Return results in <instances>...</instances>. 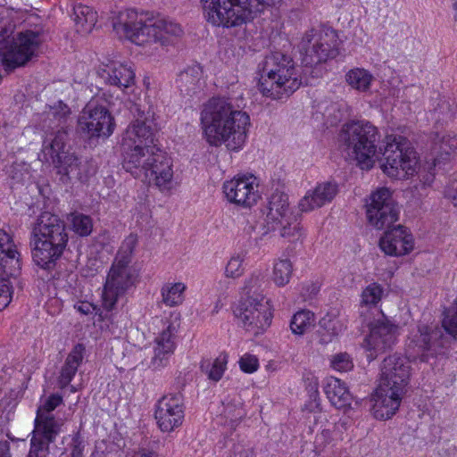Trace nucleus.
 I'll use <instances>...</instances> for the list:
<instances>
[{
  "mask_svg": "<svg viewBox=\"0 0 457 457\" xmlns=\"http://www.w3.org/2000/svg\"><path fill=\"white\" fill-rule=\"evenodd\" d=\"M293 274V265L288 259H279L273 266L272 280L278 287L286 286Z\"/></svg>",
  "mask_w": 457,
  "mask_h": 457,
  "instance_id": "nucleus-43",
  "label": "nucleus"
},
{
  "mask_svg": "<svg viewBox=\"0 0 457 457\" xmlns=\"http://www.w3.org/2000/svg\"><path fill=\"white\" fill-rule=\"evenodd\" d=\"M138 166V169L125 170L136 178L153 181L162 192H170L176 187L172 161L162 150L159 149L142 158Z\"/></svg>",
  "mask_w": 457,
  "mask_h": 457,
  "instance_id": "nucleus-14",
  "label": "nucleus"
},
{
  "mask_svg": "<svg viewBox=\"0 0 457 457\" xmlns=\"http://www.w3.org/2000/svg\"><path fill=\"white\" fill-rule=\"evenodd\" d=\"M325 394L329 402L337 409H342L351 404L352 395L345 384L336 377L326 378L324 386Z\"/></svg>",
  "mask_w": 457,
  "mask_h": 457,
  "instance_id": "nucleus-30",
  "label": "nucleus"
},
{
  "mask_svg": "<svg viewBox=\"0 0 457 457\" xmlns=\"http://www.w3.org/2000/svg\"><path fill=\"white\" fill-rule=\"evenodd\" d=\"M378 128L368 120H353L344 124L338 133L341 150L357 162L362 170H370L375 163Z\"/></svg>",
  "mask_w": 457,
  "mask_h": 457,
  "instance_id": "nucleus-7",
  "label": "nucleus"
},
{
  "mask_svg": "<svg viewBox=\"0 0 457 457\" xmlns=\"http://www.w3.org/2000/svg\"><path fill=\"white\" fill-rule=\"evenodd\" d=\"M244 258L241 255H235L230 258L225 268V275L228 278H237L243 274Z\"/></svg>",
  "mask_w": 457,
  "mask_h": 457,
  "instance_id": "nucleus-48",
  "label": "nucleus"
},
{
  "mask_svg": "<svg viewBox=\"0 0 457 457\" xmlns=\"http://www.w3.org/2000/svg\"><path fill=\"white\" fill-rule=\"evenodd\" d=\"M442 325L449 335L457 337V298L453 305L445 310Z\"/></svg>",
  "mask_w": 457,
  "mask_h": 457,
  "instance_id": "nucleus-45",
  "label": "nucleus"
},
{
  "mask_svg": "<svg viewBox=\"0 0 457 457\" xmlns=\"http://www.w3.org/2000/svg\"><path fill=\"white\" fill-rule=\"evenodd\" d=\"M223 193L229 203L242 207H251L261 197L259 182L253 175L236 176L223 183Z\"/></svg>",
  "mask_w": 457,
  "mask_h": 457,
  "instance_id": "nucleus-21",
  "label": "nucleus"
},
{
  "mask_svg": "<svg viewBox=\"0 0 457 457\" xmlns=\"http://www.w3.org/2000/svg\"><path fill=\"white\" fill-rule=\"evenodd\" d=\"M234 314L240 325L254 336L266 330L272 319L268 303L260 295L242 298L235 308Z\"/></svg>",
  "mask_w": 457,
  "mask_h": 457,
  "instance_id": "nucleus-17",
  "label": "nucleus"
},
{
  "mask_svg": "<svg viewBox=\"0 0 457 457\" xmlns=\"http://www.w3.org/2000/svg\"><path fill=\"white\" fill-rule=\"evenodd\" d=\"M326 125L333 127L349 115L350 107L345 102H335L320 106Z\"/></svg>",
  "mask_w": 457,
  "mask_h": 457,
  "instance_id": "nucleus-37",
  "label": "nucleus"
},
{
  "mask_svg": "<svg viewBox=\"0 0 457 457\" xmlns=\"http://www.w3.org/2000/svg\"><path fill=\"white\" fill-rule=\"evenodd\" d=\"M381 169L388 177L407 179L417 171L418 157L410 142L403 136L388 134L384 139Z\"/></svg>",
  "mask_w": 457,
  "mask_h": 457,
  "instance_id": "nucleus-11",
  "label": "nucleus"
},
{
  "mask_svg": "<svg viewBox=\"0 0 457 457\" xmlns=\"http://www.w3.org/2000/svg\"><path fill=\"white\" fill-rule=\"evenodd\" d=\"M71 457H83L82 450L79 446H75L71 451Z\"/></svg>",
  "mask_w": 457,
  "mask_h": 457,
  "instance_id": "nucleus-59",
  "label": "nucleus"
},
{
  "mask_svg": "<svg viewBox=\"0 0 457 457\" xmlns=\"http://www.w3.org/2000/svg\"><path fill=\"white\" fill-rule=\"evenodd\" d=\"M96 75L106 85L127 88L135 82V72L126 62L112 59H104L96 68Z\"/></svg>",
  "mask_w": 457,
  "mask_h": 457,
  "instance_id": "nucleus-24",
  "label": "nucleus"
},
{
  "mask_svg": "<svg viewBox=\"0 0 457 457\" xmlns=\"http://www.w3.org/2000/svg\"><path fill=\"white\" fill-rule=\"evenodd\" d=\"M62 403V396L59 394H52L41 399L28 457H45L48 453L49 445L56 439L63 425L62 420L53 414V411Z\"/></svg>",
  "mask_w": 457,
  "mask_h": 457,
  "instance_id": "nucleus-9",
  "label": "nucleus"
},
{
  "mask_svg": "<svg viewBox=\"0 0 457 457\" xmlns=\"http://www.w3.org/2000/svg\"><path fill=\"white\" fill-rule=\"evenodd\" d=\"M234 457H255V454L251 447L237 446Z\"/></svg>",
  "mask_w": 457,
  "mask_h": 457,
  "instance_id": "nucleus-56",
  "label": "nucleus"
},
{
  "mask_svg": "<svg viewBox=\"0 0 457 457\" xmlns=\"http://www.w3.org/2000/svg\"><path fill=\"white\" fill-rule=\"evenodd\" d=\"M338 192L337 185L333 182H322L312 190H309L299 202L302 212H311L330 203Z\"/></svg>",
  "mask_w": 457,
  "mask_h": 457,
  "instance_id": "nucleus-29",
  "label": "nucleus"
},
{
  "mask_svg": "<svg viewBox=\"0 0 457 457\" xmlns=\"http://www.w3.org/2000/svg\"><path fill=\"white\" fill-rule=\"evenodd\" d=\"M134 457H157V453L152 450L141 448L134 454Z\"/></svg>",
  "mask_w": 457,
  "mask_h": 457,
  "instance_id": "nucleus-57",
  "label": "nucleus"
},
{
  "mask_svg": "<svg viewBox=\"0 0 457 457\" xmlns=\"http://www.w3.org/2000/svg\"><path fill=\"white\" fill-rule=\"evenodd\" d=\"M206 21L214 26L240 27L262 12L265 0H202Z\"/></svg>",
  "mask_w": 457,
  "mask_h": 457,
  "instance_id": "nucleus-8",
  "label": "nucleus"
},
{
  "mask_svg": "<svg viewBox=\"0 0 457 457\" xmlns=\"http://www.w3.org/2000/svg\"><path fill=\"white\" fill-rule=\"evenodd\" d=\"M70 113L71 110L68 105L62 102H59L56 105L50 108L48 117L54 119L58 122V125H61L65 122Z\"/></svg>",
  "mask_w": 457,
  "mask_h": 457,
  "instance_id": "nucleus-49",
  "label": "nucleus"
},
{
  "mask_svg": "<svg viewBox=\"0 0 457 457\" xmlns=\"http://www.w3.org/2000/svg\"><path fill=\"white\" fill-rule=\"evenodd\" d=\"M239 367L242 371L245 373H253L259 368V361L255 355L245 353L244 354L239 361Z\"/></svg>",
  "mask_w": 457,
  "mask_h": 457,
  "instance_id": "nucleus-52",
  "label": "nucleus"
},
{
  "mask_svg": "<svg viewBox=\"0 0 457 457\" xmlns=\"http://www.w3.org/2000/svg\"><path fill=\"white\" fill-rule=\"evenodd\" d=\"M73 20L76 30L80 34H87L95 27L97 14L91 7L79 4L73 7Z\"/></svg>",
  "mask_w": 457,
  "mask_h": 457,
  "instance_id": "nucleus-36",
  "label": "nucleus"
},
{
  "mask_svg": "<svg viewBox=\"0 0 457 457\" xmlns=\"http://www.w3.org/2000/svg\"><path fill=\"white\" fill-rule=\"evenodd\" d=\"M404 392H396L392 387L378 384L371 396L373 416L378 420L391 419L398 411Z\"/></svg>",
  "mask_w": 457,
  "mask_h": 457,
  "instance_id": "nucleus-25",
  "label": "nucleus"
},
{
  "mask_svg": "<svg viewBox=\"0 0 457 457\" xmlns=\"http://www.w3.org/2000/svg\"><path fill=\"white\" fill-rule=\"evenodd\" d=\"M84 351L85 347L82 345H77L68 354L58 378L61 388L66 387L76 375L78 368L82 362Z\"/></svg>",
  "mask_w": 457,
  "mask_h": 457,
  "instance_id": "nucleus-33",
  "label": "nucleus"
},
{
  "mask_svg": "<svg viewBox=\"0 0 457 457\" xmlns=\"http://www.w3.org/2000/svg\"><path fill=\"white\" fill-rule=\"evenodd\" d=\"M0 267L9 277L18 276L21 269V254L12 236L4 229H0Z\"/></svg>",
  "mask_w": 457,
  "mask_h": 457,
  "instance_id": "nucleus-28",
  "label": "nucleus"
},
{
  "mask_svg": "<svg viewBox=\"0 0 457 457\" xmlns=\"http://www.w3.org/2000/svg\"><path fill=\"white\" fill-rule=\"evenodd\" d=\"M202 68L193 64L183 70L176 79L179 91L184 96H193L201 88Z\"/></svg>",
  "mask_w": 457,
  "mask_h": 457,
  "instance_id": "nucleus-31",
  "label": "nucleus"
},
{
  "mask_svg": "<svg viewBox=\"0 0 457 457\" xmlns=\"http://www.w3.org/2000/svg\"><path fill=\"white\" fill-rule=\"evenodd\" d=\"M224 415L228 419L231 424L237 423L245 415L242 406L228 404L224 410Z\"/></svg>",
  "mask_w": 457,
  "mask_h": 457,
  "instance_id": "nucleus-53",
  "label": "nucleus"
},
{
  "mask_svg": "<svg viewBox=\"0 0 457 457\" xmlns=\"http://www.w3.org/2000/svg\"><path fill=\"white\" fill-rule=\"evenodd\" d=\"M314 313L308 310H302L293 316L290 322V328L295 335H303L314 326Z\"/></svg>",
  "mask_w": 457,
  "mask_h": 457,
  "instance_id": "nucleus-42",
  "label": "nucleus"
},
{
  "mask_svg": "<svg viewBox=\"0 0 457 457\" xmlns=\"http://www.w3.org/2000/svg\"><path fill=\"white\" fill-rule=\"evenodd\" d=\"M319 291V287L315 285H312V295H316Z\"/></svg>",
  "mask_w": 457,
  "mask_h": 457,
  "instance_id": "nucleus-60",
  "label": "nucleus"
},
{
  "mask_svg": "<svg viewBox=\"0 0 457 457\" xmlns=\"http://www.w3.org/2000/svg\"><path fill=\"white\" fill-rule=\"evenodd\" d=\"M447 342V337L436 324L420 323L411 332L406 350L411 357L428 361L445 353Z\"/></svg>",
  "mask_w": 457,
  "mask_h": 457,
  "instance_id": "nucleus-13",
  "label": "nucleus"
},
{
  "mask_svg": "<svg viewBox=\"0 0 457 457\" xmlns=\"http://www.w3.org/2000/svg\"><path fill=\"white\" fill-rule=\"evenodd\" d=\"M71 391L75 392V388L73 386H71Z\"/></svg>",
  "mask_w": 457,
  "mask_h": 457,
  "instance_id": "nucleus-61",
  "label": "nucleus"
},
{
  "mask_svg": "<svg viewBox=\"0 0 457 457\" xmlns=\"http://www.w3.org/2000/svg\"><path fill=\"white\" fill-rule=\"evenodd\" d=\"M457 149V137L451 135H437L434 140L432 154L434 155V165L449 159L451 154Z\"/></svg>",
  "mask_w": 457,
  "mask_h": 457,
  "instance_id": "nucleus-35",
  "label": "nucleus"
},
{
  "mask_svg": "<svg viewBox=\"0 0 457 457\" xmlns=\"http://www.w3.org/2000/svg\"><path fill=\"white\" fill-rule=\"evenodd\" d=\"M243 97L218 96L209 99L200 112V126L208 145H222L229 151L238 152L247 140L251 120L243 109Z\"/></svg>",
  "mask_w": 457,
  "mask_h": 457,
  "instance_id": "nucleus-1",
  "label": "nucleus"
},
{
  "mask_svg": "<svg viewBox=\"0 0 457 457\" xmlns=\"http://www.w3.org/2000/svg\"><path fill=\"white\" fill-rule=\"evenodd\" d=\"M68 240L65 222L56 214L41 213L30 232L29 245L35 264L44 270H54Z\"/></svg>",
  "mask_w": 457,
  "mask_h": 457,
  "instance_id": "nucleus-3",
  "label": "nucleus"
},
{
  "mask_svg": "<svg viewBox=\"0 0 457 457\" xmlns=\"http://www.w3.org/2000/svg\"><path fill=\"white\" fill-rule=\"evenodd\" d=\"M413 237L401 225L387 229L380 237V249L387 255L402 256L413 249Z\"/></svg>",
  "mask_w": 457,
  "mask_h": 457,
  "instance_id": "nucleus-27",
  "label": "nucleus"
},
{
  "mask_svg": "<svg viewBox=\"0 0 457 457\" xmlns=\"http://www.w3.org/2000/svg\"><path fill=\"white\" fill-rule=\"evenodd\" d=\"M68 139V132L61 128L46 134L42 149L44 158L53 162L64 183L71 179L79 180L85 173V166L81 160L67 145Z\"/></svg>",
  "mask_w": 457,
  "mask_h": 457,
  "instance_id": "nucleus-10",
  "label": "nucleus"
},
{
  "mask_svg": "<svg viewBox=\"0 0 457 457\" xmlns=\"http://www.w3.org/2000/svg\"><path fill=\"white\" fill-rule=\"evenodd\" d=\"M228 363V356L220 353L215 360H204L201 363V370L207 375L210 380L218 382L222 378Z\"/></svg>",
  "mask_w": 457,
  "mask_h": 457,
  "instance_id": "nucleus-39",
  "label": "nucleus"
},
{
  "mask_svg": "<svg viewBox=\"0 0 457 457\" xmlns=\"http://www.w3.org/2000/svg\"><path fill=\"white\" fill-rule=\"evenodd\" d=\"M14 25L7 18L0 19V53L3 54L6 39L12 34Z\"/></svg>",
  "mask_w": 457,
  "mask_h": 457,
  "instance_id": "nucleus-51",
  "label": "nucleus"
},
{
  "mask_svg": "<svg viewBox=\"0 0 457 457\" xmlns=\"http://www.w3.org/2000/svg\"><path fill=\"white\" fill-rule=\"evenodd\" d=\"M258 88L262 96L274 100L287 98L302 84L299 71L291 56L274 52L259 63Z\"/></svg>",
  "mask_w": 457,
  "mask_h": 457,
  "instance_id": "nucleus-4",
  "label": "nucleus"
},
{
  "mask_svg": "<svg viewBox=\"0 0 457 457\" xmlns=\"http://www.w3.org/2000/svg\"><path fill=\"white\" fill-rule=\"evenodd\" d=\"M114 127L109 110L92 101L83 108L78 120L79 131L88 137H108L113 133Z\"/></svg>",
  "mask_w": 457,
  "mask_h": 457,
  "instance_id": "nucleus-18",
  "label": "nucleus"
},
{
  "mask_svg": "<svg viewBox=\"0 0 457 457\" xmlns=\"http://www.w3.org/2000/svg\"><path fill=\"white\" fill-rule=\"evenodd\" d=\"M134 120L129 124L121 140L122 167L124 170L138 169L140 160L159 150L154 145V112L135 107Z\"/></svg>",
  "mask_w": 457,
  "mask_h": 457,
  "instance_id": "nucleus-5",
  "label": "nucleus"
},
{
  "mask_svg": "<svg viewBox=\"0 0 457 457\" xmlns=\"http://www.w3.org/2000/svg\"><path fill=\"white\" fill-rule=\"evenodd\" d=\"M455 112V104L453 101L446 97H439L437 103L434 107L435 114H437L436 119L447 120L453 118Z\"/></svg>",
  "mask_w": 457,
  "mask_h": 457,
  "instance_id": "nucleus-46",
  "label": "nucleus"
},
{
  "mask_svg": "<svg viewBox=\"0 0 457 457\" xmlns=\"http://www.w3.org/2000/svg\"><path fill=\"white\" fill-rule=\"evenodd\" d=\"M137 237L130 234L122 242L108 272L102 293V304L105 311H112L126 292L138 278V271L130 265Z\"/></svg>",
  "mask_w": 457,
  "mask_h": 457,
  "instance_id": "nucleus-6",
  "label": "nucleus"
},
{
  "mask_svg": "<svg viewBox=\"0 0 457 457\" xmlns=\"http://www.w3.org/2000/svg\"><path fill=\"white\" fill-rule=\"evenodd\" d=\"M397 326L385 317L370 324V334L365 339L366 349L370 352V359H375L379 353L391 348L396 342Z\"/></svg>",
  "mask_w": 457,
  "mask_h": 457,
  "instance_id": "nucleus-23",
  "label": "nucleus"
},
{
  "mask_svg": "<svg viewBox=\"0 0 457 457\" xmlns=\"http://www.w3.org/2000/svg\"><path fill=\"white\" fill-rule=\"evenodd\" d=\"M384 295L383 287L376 282L366 286L361 293V308H377Z\"/></svg>",
  "mask_w": 457,
  "mask_h": 457,
  "instance_id": "nucleus-41",
  "label": "nucleus"
},
{
  "mask_svg": "<svg viewBox=\"0 0 457 457\" xmlns=\"http://www.w3.org/2000/svg\"><path fill=\"white\" fill-rule=\"evenodd\" d=\"M162 328L154 339V357L152 365L154 369H162L168 364L169 358L175 350V337L178 325L170 320H162Z\"/></svg>",
  "mask_w": 457,
  "mask_h": 457,
  "instance_id": "nucleus-26",
  "label": "nucleus"
},
{
  "mask_svg": "<svg viewBox=\"0 0 457 457\" xmlns=\"http://www.w3.org/2000/svg\"><path fill=\"white\" fill-rule=\"evenodd\" d=\"M318 420H320L321 423L323 420H325V423L320 425V431L317 433L314 441L316 450L321 451L341 436L344 423L328 422L326 417H323L321 414L319 416Z\"/></svg>",
  "mask_w": 457,
  "mask_h": 457,
  "instance_id": "nucleus-34",
  "label": "nucleus"
},
{
  "mask_svg": "<svg viewBox=\"0 0 457 457\" xmlns=\"http://www.w3.org/2000/svg\"><path fill=\"white\" fill-rule=\"evenodd\" d=\"M370 224L377 229L389 228L398 220L399 210L389 189L381 187L373 192L366 204Z\"/></svg>",
  "mask_w": 457,
  "mask_h": 457,
  "instance_id": "nucleus-19",
  "label": "nucleus"
},
{
  "mask_svg": "<svg viewBox=\"0 0 457 457\" xmlns=\"http://www.w3.org/2000/svg\"><path fill=\"white\" fill-rule=\"evenodd\" d=\"M42 36L37 31L19 32L11 41L6 39L3 51L2 63L6 71L25 65L37 55Z\"/></svg>",
  "mask_w": 457,
  "mask_h": 457,
  "instance_id": "nucleus-16",
  "label": "nucleus"
},
{
  "mask_svg": "<svg viewBox=\"0 0 457 457\" xmlns=\"http://www.w3.org/2000/svg\"><path fill=\"white\" fill-rule=\"evenodd\" d=\"M69 220L71 221V229L80 237H87L93 230V220L90 216L72 212L70 215Z\"/></svg>",
  "mask_w": 457,
  "mask_h": 457,
  "instance_id": "nucleus-44",
  "label": "nucleus"
},
{
  "mask_svg": "<svg viewBox=\"0 0 457 457\" xmlns=\"http://www.w3.org/2000/svg\"><path fill=\"white\" fill-rule=\"evenodd\" d=\"M12 285L5 278L0 279V311L6 308L12 301Z\"/></svg>",
  "mask_w": 457,
  "mask_h": 457,
  "instance_id": "nucleus-50",
  "label": "nucleus"
},
{
  "mask_svg": "<svg viewBox=\"0 0 457 457\" xmlns=\"http://www.w3.org/2000/svg\"><path fill=\"white\" fill-rule=\"evenodd\" d=\"M74 308L82 314L87 315L95 313L103 318V312L100 308L89 302H79L74 305Z\"/></svg>",
  "mask_w": 457,
  "mask_h": 457,
  "instance_id": "nucleus-55",
  "label": "nucleus"
},
{
  "mask_svg": "<svg viewBox=\"0 0 457 457\" xmlns=\"http://www.w3.org/2000/svg\"><path fill=\"white\" fill-rule=\"evenodd\" d=\"M0 457H10L9 443L7 441H0Z\"/></svg>",
  "mask_w": 457,
  "mask_h": 457,
  "instance_id": "nucleus-58",
  "label": "nucleus"
},
{
  "mask_svg": "<svg viewBox=\"0 0 457 457\" xmlns=\"http://www.w3.org/2000/svg\"><path fill=\"white\" fill-rule=\"evenodd\" d=\"M112 28L120 37L138 46H154L153 50L170 44L183 34L179 23L134 9H125L114 15Z\"/></svg>",
  "mask_w": 457,
  "mask_h": 457,
  "instance_id": "nucleus-2",
  "label": "nucleus"
},
{
  "mask_svg": "<svg viewBox=\"0 0 457 457\" xmlns=\"http://www.w3.org/2000/svg\"><path fill=\"white\" fill-rule=\"evenodd\" d=\"M154 417L160 429L170 432L181 426L184 420L183 396L180 393L169 394L159 400Z\"/></svg>",
  "mask_w": 457,
  "mask_h": 457,
  "instance_id": "nucleus-22",
  "label": "nucleus"
},
{
  "mask_svg": "<svg viewBox=\"0 0 457 457\" xmlns=\"http://www.w3.org/2000/svg\"><path fill=\"white\" fill-rule=\"evenodd\" d=\"M339 38L334 29L320 25L308 29L299 45L302 62L313 66L336 58L338 54Z\"/></svg>",
  "mask_w": 457,
  "mask_h": 457,
  "instance_id": "nucleus-12",
  "label": "nucleus"
},
{
  "mask_svg": "<svg viewBox=\"0 0 457 457\" xmlns=\"http://www.w3.org/2000/svg\"><path fill=\"white\" fill-rule=\"evenodd\" d=\"M411 367L407 357L394 353L386 356L380 366L379 383L396 392L407 391Z\"/></svg>",
  "mask_w": 457,
  "mask_h": 457,
  "instance_id": "nucleus-20",
  "label": "nucleus"
},
{
  "mask_svg": "<svg viewBox=\"0 0 457 457\" xmlns=\"http://www.w3.org/2000/svg\"><path fill=\"white\" fill-rule=\"evenodd\" d=\"M263 276L259 272L258 274H253L249 279L245 282V291L246 296L253 295L258 291L262 286Z\"/></svg>",
  "mask_w": 457,
  "mask_h": 457,
  "instance_id": "nucleus-54",
  "label": "nucleus"
},
{
  "mask_svg": "<svg viewBox=\"0 0 457 457\" xmlns=\"http://www.w3.org/2000/svg\"><path fill=\"white\" fill-rule=\"evenodd\" d=\"M186 288V285L181 282L164 284L161 289L163 303L170 307L182 303Z\"/></svg>",
  "mask_w": 457,
  "mask_h": 457,
  "instance_id": "nucleus-40",
  "label": "nucleus"
},
{
  "mask_svg": "<svg viewBox=\"0 0 457 457\" xmlns=\"http://www.w3.org/2000/svg\"><path fill=\"white\" fill-rule=\"evenodd\" d=\"M265 222L269 230L279 231L282 237L297 240L302 235L297 215L291 211L285 193L277 191L271 195Z\"/></svg>",
  "mask_w": 457,
  "mask_h": 457,
  "instance_id": "nucleus-15",
  "label": "nucleus"
},
{
  "mask_svg": "<svg viewBox=\"0 0 457 457\" xmlns=\"http://www.w3.org/2000/svg\"><path fill=\"white\" fill-rule=\"evenodd\" d=\"M347 83L360 92H366L370 89L374 80L373 75L367 70L355 68L346 73Z\"/></svg>",
  "mask_w": 457,
  "mask_h": 457,
  "instance_id": "nucleus-38",
  "label": "nucleus"
},
{
  "mask_svg": "<svg viewBox=\"0 0 457 457\" xmlns=\"http://www.w3.org/2000/svg\"><path fill=\"white\" fill-rule=\"evenodd\" d=\"M330 367L339 372H346L353 368V358L347 353H338L331 356Z\"/></svg>",
  "mask_w": 457,
  "mask_h": 457,
  "instance_id": "nucleus-47",
  "label": "nucleus"
},
{
  "mask_svg": "<svg viewBox=\"0 0 457 457\" xmlns=\"http://www.w3.org/2000/svg\"><path fill=\"white\" fill-rule=\"evenodd\" d=\"M345 328V322L340 317L334 312L328 313L320 320L319 342L321 345L331 343Z\"/></svg>",
  "mask_w": 457,
  "mask_h": 457,
  "instance_id": "nucleus-32",
  "label": "nucleus"
}]
</instances>
